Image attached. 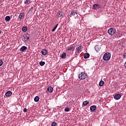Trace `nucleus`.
Instances as JSON below:
<instances>
[{
  "label": "nucleus",
  "mask_w": 126,
  "mask_h": 126,
  "mask_svg": "<svg viewBox=\"0 0 126 126\" xmlns=\"http://www.w3.org/2000/svg\"><path fill=\"white\" fill-rule=\"evenodd\" d=\"M103 59L104 61H109L111 59V54L109 52L105 53L103 55Z\"/></svg>",
  "instance_id": "1"
},
{
  "label": "nucleus",
  "mask_w": 126,
  "mask_h": 126,
  "mask_svg": "<svg viewBox=\"0 0 126 126\" xmlns=\"http://www.w3.org/2000/svg\"><path fill=\"white\" fill-rule=\"evenodd\" d=\"M108 32L109 35H110V36H113L114 34H116V29H115V28H111L108 30Z\"/></svg>",
  "instance_id": "2"
},
{
  "label": "nucleus",
  "mask_w": 126,
  "mask_h": 126,
  "mask_svg": "<svg viewBox=\"0 0 126 126\" xmlns=\"http://www.w3.org/2000/svg\"><path fill=\"white\" fill-rule=\"evenodd\" d=\"M87 77V73L85 72H82L79 74V78L81 80L85 79Z\"/></svg>",
  "instance_id": "3"
},
{
  "label": "nucleus",
  "mask_w": 126,
  "mask_h": 126,
  "mask_svg": "<svg viewBox=\"0 0 126 126\" xmlns=\"http://www.w3.org/2000/svg\"><path fill=\"white\" fill-rule=\"evenodd\" d=\"M30 39V35L28 33H26L23 35V41L25 43V42H27L28 40Z\"/></svg>",
  "instance_id": "4"
},
{
  "label": "nucleus",
  "mask_w": 126,
  "mask_h": 126,
  "mask_svg": "<svg viewBox=\"0 0 126 126\" xmlns=\"http://www.w3.org/2000/svg\"><path fill=\"white\" fill-rule=\"evenodd\" d=\"M82 48H83L82 45H78L75 49L76 52L78 53L79 54L81 53V52H82Z\"/></svg>",
  "instance_id": "5"
},
{
  "label": "nucleus",
  "mask_w": 126,
  "mask_h": 126,
  "mask_svg": "<svg viewBox=\"0 0 126 126\" xmlns=\"http://www.w3.org/2000/svg\"><path fill=\"white\" fill-rule=\"evenodd\" d=\"M25 17V14L24 13H20L18 16L19 21H21L23 19H24Z\"/></svg>",
  "instance_id": "6"
},
{
  "label": "nucleus",
  "mask_w": 126,
  "mask_h": 126,
  "mask_svg": "<svg viewBox=\"0 0 126 126\" xmlns=\"http://www.w3.org/2000/svg\"><path fill=\"white\" fill-rule=\"evenodd\" d=\"M63 12L62 11H59L57 12V16L58 18H60V17H62L63 18Z\"/></svg>",
  "instance_id": "7"
},
{
  "label": "nucleus",
  "mask_w": 126,
  "mask_h": 126,
  "mask_svg": "<svg viewBox=\"0 0 126 126\" xmlns=\"http://www.w3.org/2000/svg\"><path fill=\"white\" fill-rule=\"evenodd\" d=\"M41 54L43 56H46L48 54V51L46 49H42L41 50Z\"/></svg>",
  "instance_id": "8"
},
{
  "label": "nucleus",
  "mask_w": 126,
  "mask_h": 126,
  "mask_svg": "<svg viewBox=\"0 0 126 126\" xmlns=\"http://www.w3.org/2000/svg\"><path fill=\"white\" fill-rule=\"evenodd\" d=\"M101 7V5L98 4H94L93 5L94 9H98V8H100Z\"/></svg>",
  "instance_id": "9"
},
{
  "label": "nucleus",
  "mask_w": 126,
  "mask_h": 126,
  "mask_svg": "<svg viewBox=\"0 0 126 126\" xmlns=\"http://www.w3.org/2000/svg\"><path fill=\"white\" fill-rule=\"evenodd\" d=\"M121 97H122V96H121V94H116L114 96V99H115V100H120V99H121Z\"/></svg>",
  "instance_id": "10"
},
{
  "label": "nucleus",
  "mask_w": 126,
  "mask_h": 126,
  "mask_svg": "<svg viewBox=\"0 0 126 126\" xmlns=\"http://www.w3.org/2000/svg\"><path fill=\"white\" fill-rule=\"evenodd\" d=\"M94 49H95L96 52H97V53H99L100 50H101V47H100V46H99V45H96L94 47Z\"/></svg>",
  "instance_id": "11"
},
{
  "label": "nucleus",
  "mask_w": 126,
  "mask_h": 126,
  "mask_svg": "<svg viewBox=\"0 0 126 126\" xmlns=\"http://www.w3.org/2000/svg\"><path fill=\"white\" fill-rule=\"evenodd\" d=\"M11 95H12V92H11L10 91H8L5 93V95L6 97H10Z\"/></svg>",
  "instance_id": "12"
},
{
  "label": "nucleus",
  "mask_w": 126,
  "mask_h": 126,
  "mask_svg": "<svg viewBox=\"0 0 126 126\" xmlns=\"http://www.w3.org/2000/svg\"><path fill=\"white\" fill-rule=\"evenodd\" d=\"M27 50V47L25 46H22L20 49V51L21 52H25Z\"/></svg>",
  "instance_id": "13"
},
{
  "label": "nucleus",
  "mask_w": 126,
  "mask_h": 126,
  "mask_svg": "<svg viewBox=\"0 0 126 126\" xmlns=\"http://www.w3.org/2000/svg\"><path fill=\"white\" fill-rule=\"evenodd\" d=\"M47 91L48 92H49V93H52V92H53V91H54V88H53V87L49 86L48 88H47Z\"/></svg>",
  "instance_id": "14"
},
{
  "label": "nucleus",
  "mask_w": 126,
  "mask_h": 126,
  "mask_svg": "<svg viewBox=\"0 0 126 126\" xmlns=\"http://www.w3.org/2000/svg\"><path fill=\"white\" fill-rule=\"evenodd\" d=\"M96 110V105H92L90 107V110L93 112Z\"/></svg>",
  "instance_id": "15"
},
{
  "label": "nucleus",
  "mask_w": 126,
  "mask_h": 126,
  "mask_svg": "<svg viewBox=\"0 0 126 126\" xmlns=\"http://www.w3.org/2000/svg\"><path fill=\"white\" fill-rule=\"evenodd\" d=\"M66 57V53H63L61 55V59H65Z\"/></svg>",
  "instance_id": "16"
},
{
  "label": "nucleus",
  "mask_w": 126,
  "mask_h": 126,
  "mask_svg": "<svg viewBox=\"0 0 126 126\" xmlns=\"http://www.w3.org/2000/svg\"><path fill=\"white\" fill-rule=\"evenodd\" d=\"M70 14L72 16H74L75 14H77V11H75V10L72 11Z\"/></svg>",
  "instance_id": "17"
},
{
  "label": "nucleus",
  "mask_w": 126,
  "mask_h": 126,
  "mask_svg": "<svg viewBox=\"0 0 126 126\" xmlns=\"http://www.w3.org/2000/svg\"><path fill=\"white\" fill-rule=\"evenodd\" d=\"M73 49V46L72 45H70L67 47L66 49L67 51H71Z\"/></svg>",
  "instance_id": "18"
},
{
  "label": "nucleus",
  "mask_w": 126,
  "mask_h": 126,
  "mask_svg": "<svg viewBox=\"0 0 126 126\" xmlns=\"http://www.w3.org/2000/svg\"><path fill=\"white\" fill-rule=\"evenodd\" d=\"M90 57V54L89 53H85L84 55V59H88Z\"/></svg>",
  "instance_id": "19"
},
{
  "label": "nucleus",
  "mask_w": 126,
  "mask_h": 126,
  "mask_svg": "<svg viewBox=\"0 0 126 126\" xmlns=\"http://www.w3.org/2000/svg\"><path fill=\"white\" fill-rule=\"evenodd\" d=\"M59 26V24H57L56 25V26L53 28L52 31V32H54L55 31V30H56L57 29V28H58V27Z\"/></svg>",
  "instance_id": "20"
},
{
  "label": "nucleus",
  "mask_w": 126,
  "mask_h": 126,
  "mask_svg": "<svg viewBox=\"0 0 126 126\" xmlns=\"http://www.w3.org/2000/svg\"><path fill=\"white\" fill-rule=\"evenodd\" d=\"M34 101L35 102H38L39 100H40V97L38 96H36L34 98Z\"/></svg>",
  "instance_id": "21"
},
{
  "label": "nucleus",
  "mask_w": 126,
  "mask_h": 126,
  "mask_svg": "<svg viewBox=\"0 0 126 126\" xmlns=\"http://www.w3.org/2000/svg\"><path fill=\"white\" fill-rule=\"evenodd\" d=\"M31 3V0H26L25 1V4H30Z\"/></svg>",
  "instance_id": "22"
},
{
  "label": "nucleus",
  "mask_w": 126,
  "mask_h": 126,
  "mask_svg": "<svg viewBox=\"0 0 126 126\" xmlns=\"http://www.w3.org/2000/svg\"><path fill=\"white\" fill-rule=\"evenodd\" d=\"M10 19H11L10 16H7L5 18V20L6 21H9L10 20Z\"/></svg>",
  "instance_id": "23"
},
{
  "label": "nucleus",
  "mask_w": 126,
  "mask_h": 126,
  "mask_svg": "<svg viewBox=\"0 0 126 126\" xmlns=\"http://www.w3.org/2000/svg\"><path fill=\"white\" fill-rule=\"evenodd\" d=\"M104 84H105V82L103 81H100L98 84L99 86H103V85H104Z\"/></svg>",
  "instance_id": "24"
},
{
  "label": "nucleus",
  "mask_w": 126,
  "mask_h": 126,
  "mask_svg": "<svg viewBox=\"0 0 126 126\" xmlns=\"http://www.w3.org/2000/svg\"><path fill=\"white\" fill-rule=\"evenodd\" d=\"M22 31H23V32H26V31H27V28L26 27H23Z\"/></svg>",
  "instance_id": "25"
},
{
  "label": "nucleus",
  "mask_w": 126,
  "mask_h": 126,
  "mask_svg": "<svg viewBox=\"0 0 126 126\" xmlns=\"http://www.w3.org/2000/svg\"><path fill=\"white\" fill-rule=\"evenodd\" d=\"M88 104H89V101L86 100L85 101H83V105L84 106H86V105H88Z\"/></svg>",
  "instance_id": "26"
},
{
  "label": "nucleus",
  "mask_w": 126,
  "mask_h": 126,
  "mask_svg": "<svg viewBox=\"0 0 126 126\" xmlns=\"http://www.w3.org/2000/svg\"><path fill=\"white\" fill-rule=\"evenodd\" d=\"M45 62H39V64L41 65V66H43V65H45Z\"/></svg>",
  "instance_id": "27"
},
{
  "label": "nucleus",
  "mask_w": 126,
  "mask_h": 126,
  "mask_svg": "<svg viewBox=\"0 0 126 126\" xmlns=\"http://www.w3.org/2000/svg\"><path fill=\"white\" fill-rule=\"evenodd\" d=\"M51 126H57V123H56V122H53L51 124Z\"/></svg>",
  "instance_id": "28"
},
{
  "label": "nucleus",
  "mask_w": 126,
  "mask_h": 126,
  "mask_svg": "<svg viewBox=\"0 0 126 126\" xmlns=\"http://www.w3.org/2000/svg\"><path fill=\"white\" fill-rule=\"evenodd\" d=\"M64 111H65V112H69V108H68V107H65V108H64Z\"/></svg>",
  "instance_id": "29"
},
{
  "label": "nucleus",
  "mask_w": 126,
  "mask_h": 126,
  "mask_svg": "<svg viewBox=\"0 0 126 126\" xmlns=\"http://www.w3.org/2000/svg\"><path fill=\"white\" fill-rule=\"evenodd\" d=\"M3 63V62H2V60H0V66H1Z\"/></svg>",
  "instance_id": "30"
},
{
  "label": "nucleus",
  "mask_w": 126,
  "mask_h": 126,
  "mask_svg": "<svg viewBox=\"0 0 126 126\" xmlns=\"http://www.w3.org/2000/svg\"><path fill=\"white\" fill-rule=\"evenodd\" d=\"M23 111H24V112L25 113H26V112H27V111H28V109H27V108H24V109H23Z\"/></svg>",
  "instance_id": "31"
},
{
  "label": "nucleus",
  "mask_w": 126,
  "mask_h": 126,
  "mask_svg": "<svg viewBox=\"0 0 126 126\" xmlns=\"http://www.w3.org/2000/svg\"><path fill=\"white\" fill-rule=\"evenodd\" d=\"M123 57H124V58H126V53H124V54Z\"/></svg>",
  "instance_id": "32"
},
{
  "label": "nucleus",
  "mask_w": 126,
  "mask_h": 126,
  "mask_svg": "<svg viewBox=\"0 0 126 126\" xmlns=\"http://www.w3.org/2000/svg\"><path fill=\"white\" fill-rule=\"evenodd\" d=\"M1 34V31L0 30V34Z\"/></svg>",
  "instance_id": "33"
}]
</instances>
